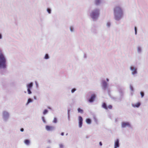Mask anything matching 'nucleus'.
<instances>
[{"mask_svg": "<svg viewBox=\"0 0 148 148\" xmlns=\"http://www.w3.org/2000/svg\"><path fill=\"white\" fill-rule=\"evenodd\" d=\"M113 10L114 18L115 20L119 21L123 18V12L121 7L116 6L114 8Z\"/></svg>", "mask_w": 148, "mask_h": 148, "instance_id": "1", "label": "nucleus"}, {"mask_svg": "<svg viewBox=\"0 0 148 148\" xmlns=\"http://www.w3.org/2000/svg\"><path fill=\"white\" fill-rule=\"evenodd\" d=\"M100 14L99 9L95 8L91 10L90 13V15L93 21H96L98 19Z\"/></svg>", "mask_w": 148, "mask_h": 148, "instance_id": "2", "label": "nucleus"}, {"mask_svg": "<svg viewBox=\"0 0 148 148\" xmlns=\"http://www.w3.org/2000/svg\"><path fill=\"white\" fill-rule=\"evenodd\" d=\"M6 60L0 50V68L5 69L6 67Z\"/></svg>", "mask_w": 148, "mask_h": 148, "instance_id": "3", "label": "nucleus"}, {"mask_svg": "<svg viewBox=\"0 0 148 148\" xmlns=\"http://www.w3.org/2000/svg\"><path fill=\"white\" fill-rule=\"evenodd\" d=\"M130 69L132 75L134 76L137 74V68L136 67L132 65L130 66Z\"/></svg>", "mask_w": 148, "mask_h": 148, "instance_id": "4", "label": "nucleus"}, {"mask_svg": "<svg viewBox=\"0 0 148 148\" xmlns=\"http://www.w3.org/2000/svg\"><path fill=\"white\" fill-rule=\"evenodd\" d=\"M131 126V124L129 122L123 121L121 123V127L122 128H124L127 127H130Z\"/></svg>", "mask_w": 148, "mask_h": 148, "instance_id": "5", "label": "nucleus"}, {"mask_svg": "<svg viewBox=\"0 0 148 148\" xmlns=\"http://www.w3.org/2000/svg\"><path fill=\"white\" fill-rule=\"evenodd\" d=\"M119 139L116 138L114 140V148H118L120 147Z\"/></svg>", "mask_w": 148, "mask_h": 148, "instance_id": "6", "label": "nucleus"}, {"mask_svg": "<svg viewBox=\"0 0 148 148\" xmlns=\"http://www.w3.org/2000/svg\"><path fill=\"white\" fill-rule=\"evenodd\" d=\"M141 105V103L140 102H137L134 103H132L131 104L132 107L134 108H139Z\"/></svg>", "mask_w": 148, "mask_h": 148, "instance_id": "7", "label": "nucleus"}, {"mask_svg": "<svg viewBox=\"0 0 148 148\" xmlns=\"http://www.w3.org/2000/svg\"><path fill=\"white\" fill-rule=\"evenodd\" d=\"M78 120L79 121V128H81L83 123V119L81 116L78 117Z\"/></svg>", "mask_w": 148, "mask_h": 148, "instance_id": "8", "label": "nucleus"}, {"mask_svg": "<svg viewBox=\"0 0 148 148\" xmlns=\"http://www.w3.org/2000/svg\"><path fill=\"white\" fill-rule=\"evenodd\" d=\"M102 107L103 108L106 110H107L108 108L111 109L112 108V106L111 105H109L107 106L106 104L105 103H103V104Z\"/></svg>", "mask_w": 148, "mask_h": 148, "instance_id": "9", "label": "nucleus"}, {"mask_svg": "<svg viewBox=\"0 0 148 148\" xmlns=\"http://www.w3.org/2000/svg\"><path fill=\"white\" fill-rule=\"evenodd\" d=\"M96 97V96L95 94H92L90 98L88 100V101L90 103L93 102L95 100Z\"/></svg>", "mask_w": 148, "mask_h": 148, "instance_id": "10", "label": "nucleus"}, {"mask_svg": "<svg viewBox=\"0 0 148 148\" xmlns=\"http://www.w3.org/2000/svg\"><path fill=\"white\" fill-rule=\"evenodd\" d=\"M46 130L48 131H52L53 130L54 127L53 126L46 125L45 127Z\"/></svg>", "mask_w": 148, "mask_h": 148, "instance_id": "11", "label": "nucleus"}, {"mask_svg": "<svg viewBox=\"0 0 148 148\" xmlns=\"http://www.w3.org/2000/svg\"><path fill=\"white\" fill-rule=\"evenodd\" d=\"M102 3V0H95V4L97 5H100Z\"/></svg>", "mask_w": 148, "mask_h": 148, "instance_id": "12", "label": "nucleus"}, {"mask_svg": "<svg viewBox=\"0 0 148 148\" xmlns=\"http://www.w3.org/2000/svg\"><path fill=\"white\" fill-rule=\"evenodd\" d=\"M130 88L131 91V96H132L133 94V92L134 91V88L133 86L132 85H130Z\"/></svg>", "mask_w": 148, "mask_h": 148, "instance_id": "13", "label": "nucleus"}, {"mask_svg": "<svg viewBox=\"0 0 148 148\" xmlns=\"http://www.w3.org/2000/svg\"><path fill=\"white\" fill-rule=\"evenodd\" d=\"M103 88L104 89H106L107 86V84L105 81H103L102 82Z\"/></svg>", "mask_w": 148, "mask_h": 148, "instance_id": "14", "label": "nucleus"}, {"mask_svg": "<svg viewBox=\"0 0 148 148\" xmlns=\"http://www.w3.org/2000/svg\"><path fill=\"white\" fill-rule=\"evenodd\" d=\"M69 29L71 33H74L75 32V27L74 26H71L69 27Z\"/></svg>", "mask_w": 148, "mask_h": 148, "instance_id": "15", "label": "nucleus"}, {"mask_svg": "<svg viewBox=\"0 0 148 148\" xmlns=\"http://www.w3.org/2000/svg\"><path fill=\"white\" fill-rule=\"evenodd\" d=\"M137 52L138 53H140L142 51V48L139 46H138L137 47Z\"/></svg>", "mask_w": 148, "mask_h": 148, "instance_id": "16", "label": "nucleus"}, {"mask_svg": "<svg viewBox=\"0 0 148 148\" xmlns=\"http://www.w3.org/2000/svg\"><path fill=\"white\" fill-rule=\"evenodd\" d=\"M33 86V83H30L29 84L27 85V88L31 89Z\"/></svg>", "mask_w": 148, "mask_h": 148, "instance_id": "17", "label": "nucleus"}, {"mask_svg": "<svg viewBox=\"0 0 148 148\" xmlns=\"http://www.w3.org/2000/svg\"><path fill=\"white\" fill-rule=\"evenodd\" d=\"M86 121L87 123L90 124L91 123V120L90 119H87L86 120Z\"/></svg>", "mask_w": 148, "mask_h": 148, "instance_id": "18", "label": "nucleus"}, {"mask_svg": "<svg viewBox=\"0 0 148 148\" xmlns=\"http://www.w3.org/2000/svg\"><path fill=\"white\" fill-rule=\"evenodd\" d=\"M77 111L78 112L80 113H82L83 112V111L82 110L79 108L77 109Z\"/></svg>", "mask_w": 148, "mask_h": 148, "instance_id": "19", "label": "nucleus"}, {"mask_svg": "<svg viewBox=\"0 0 148 148\" xmlns=\"http://www.w3.org/2000/svg\"><path fill=\"white\" fill-rule=\"evenodd\" d=\"M24 143L28 145L29 143V141L28 140H25Z\"/></svg>", "mask_w": 148, "mask_h": 148, "instance_id": "20", "label": "nucleus"}, {"mask_svg": "<svg viewBox=\"0 0 148 148\" xmlns=\"http://www.w3.org/2000/svg\"><path fill=\"white\" fill-rule=\"evenodd\" d=\"M140 94L141 95V98H142L143 97H144V93L143 92H140Z\"/></svg>", "mask_w": 148, "mask_h": 148, "instance_id": "21", "label": "nucleus"}, {"mask_svg": "<svg viewBox=\"0 0 148 148\" xmlns=\"http://www.w3.org/2000/svg\"><path fill=\"white\" fill-rule=\"evenodd\" d=\"M32 102V99H31L30 98H29L28 99V101H27V104H28L29 103L31 102Z\"/></svg>", "mask_w": 148, "mask_h": 148, "instance_id": "22", "label": "nucleus"}, {"mask_svg": "<svg viewBox=\"0 0 148 148\" xmlns=\"http://www.w3.org/2000/svg\"><path fill=\"white\" fill-rule=\"evenodd\" d=\"M53 122L54 123H56L57 122V119L56 118V117H55L54 118V119H53Z\"/></svg>", "mask_w": 148, "mask_h": 148, "instance_id": "23", "label": "nucleus"}, {"mask_svg": "<svg viewBox=\"0 0 148 148\" xmlns=\"http://www.w3.org/2000/svg\"><path fill=\"white\" fill-rule=\"evenodd\" d=\"M134 30H135V35H136L137 34V27H134Z\"/></svg>", "mask_w": 148, "mask_h": 148, "instance_id": "24", "label": "nucleus"}, {"mask_svg": "<svg viewBox=\"0 0 148 148\" xmlns=\"http://www.w3.org/2000/svg\"><path fill=\"white\" fill-rule=\"evenodd\" d=\"M76 90V89L75 88H74L72 89L71 90V92L72 93H74Z\"/></svg>", "mask_w": 148, "mask_h": 148, "instance_id": "25", "label": "nucleus"}, {"mask_svg": "<svg viewBox=\"0 0 148 148\" xmlns=\"http://www.w3.org/2000/svg\"><path fill=\"white\" fill-rule=\"evenodd\" d=\"M49 58L48 55L47 54H46L45 55V59H48Z\"/></svg>", "mask_w": 148, "mask_h": 148, "instance_id": "26", "label": "nucleus"}, {"mask_svg": "<svg viewBox=\"0 0 148 148\" xmlns=\"http://www.w3.org/2000/svg\"><path fill=\"white\" fill-rule=\"evenodd\" d=\"M48 112V110H45L43 112L44 114H46Z\"/></svg>", "mask_w": 148, "mask_h": 148, "instance_id": "27", "label": "nucleus"}, {"mask_svg": "<svg viewBox=\"0 0 148 148\" xmlns=\"http://www.w3.org/2000/svg\"><path fill=\"white\" fill-rule=\"evenodd\" d=\"M110 23L108 22V23H107L106 24V26L107 27H109L110 26Z\"/></svg>", "mask_w": 148, "mask_h": 148, "instance_id": "28", "label": "nucleus"}, {"mask_svg": "<svg viewBox=\"0 0 148 148\" xmlns=\"http://www.w3.org/2000/svg\"><path fill=\"white\" fill-rule=\"evenodd\" d=\"M30 89L27 88V91L28 92V93L29 94H30L32 93V92H31V91H30Z\"/></svg>", "mask_w": 148, "mask_h": 148, "instance_id": "29", "label": "nucleus"}, {"mask_svg": "<svg viewBox=\"0 0 148 148\" xmlns=\"http://www.w3.org/2000/svg\"><path fill=\"white\" fill-rule=\"evenodd\" d=\"M47 11L50 14L51 13V10L49 8H47Z\"/></svg>", "mask_w": 148, "mask_h": 148, "instance_id": "30", "label": "nucleus"}, {"mask_svg": "<svg viewBox=\"0 0 148 148\" xmlns=\"http://www.w3.org/2000/svg\"><path fill=\"white\" fill-rule=\"evenodd\" d=\"M70 111V110H68V118L69 119V113Z\"/></svg>", "mask_w": 148, "mask_h": 148, "instance_id": "31", "label": "nucleus"}, {"mask_svg": "<svg viewBox=\"0 0 148 148\" xmlns=\"http://www.w3.org/2000/svg\"><path fill=\"white\" fill-rule=\"evenodd\" d=\"M3 114H4V115H7V116H8V114L7 112H4Z\"/></svg>", "mask_w": 148, "mask_h": 148, "instance_id": "32", "label": "nucleus"}, {"mask_svg": "<svg viewBox=\"0 0 148 148\" xmlns=\"http://www.w3.org/2000/svg\"><path fill=\"white\" fill-rule=\"evenodd\" d=\"M42 121H43V122H44V123H45V118H44V117H42Z\"/></svg>", "mask_w": 148, "mask_h": 148, "instance_id": "33", "label": "nucleus"}, {"mask_svg": "<svg viewBox=\"0 0 148 148\" xmlns=\"http://www.w3.org/2000/svg\"><path fill=\"white\" fill-rule=\"evenodd\" d=\"M99 144L100 146H101L102 145V144L101 142H100L99 143Z\"/></svg>", "mask_w": 148, "mask_h": 148, "instance_id": "34", "label": "nucleus"}, {"mask_svg": "<svg viewBox=\"0 0 148 148\" xmlns=\"http://www.w3.org/2000/svg\"><path fill=\"white\" fill-rule=\"evenodd\" d=\"M20 130L21 132H23L24 130V129L23 128H21Z\"/></svg>", "mask_w": 148, "mask_h": 148, "instance_id": "35", "label": "nucleus"}, {"mask_svg": "<svg viewBox=\"0 0 148 148\" xmlns=\"http://www.w3.org/2000/svg\"><path fill=\"white\" fill-rule=\"evenodd\" d=\"M60 147L62 148V147H63V146L62 144H60Z\"/></svg>", "mask_w": 148, "mask_h": 148, "instance_id": "36", "label": "nucleus"}, {"mask_svg": "<svg viewBox=\"0 0 148 148\" xmlns=\"http://www.w3.org/2000/svg\"><path fill=\"white\" fill-rule=\"evenodd\" d=\"M61 135L62 136H63L64 135V133L62 132L61 134Z\"/></svg>", "mask_w": 148, "mask_h": 148, "instance_id": "37", "label": "nucleus"}, {"mask_svg": "<svg viewBox=\"0 0 148 148\" xmlns=\"http://www.w3.org/2000/svg\"><path fill=\"white\" fill-rule=\"evenodd\" d=\"M106 81H107V82H109V79H108V78H107V79H106Z\"/></svg>", "mask_w": 148, "mask_h": 148, "instance_id": "38", "label": "nucleus"}, {"mask_svg": "<svg viewBox=\"0 0 148 148\" xmlns=\"http://www.w3.org/2000/svg\"><path fill=\"white\" fill-rule=\"evenodd\" d=\"M2 38V36L0 34V39H1Z\"/></svg>", "mask_w": 148, "mask_h": 148, "instance_id": "39", "label": "nucleus"}, {"mask_svg": "<svg viewBox=\"0 0 148 148\" xmlns=\"http://www.w3.org/2000/svg\"><path fill=\"white\" fill-rule=\"evenodd\" d=\"M34 99H36V97L34 96Z\"/></svg>", "mask_w": 148, "mask_h": 148, "instance_id": "40", "label": "nucleus"}, {"mask_svg": "<svg viewBox=\"0 0 148 148\" xmlns=\"http://www.w3.org/2000/svg\"><path fill=\"white\" fill-rule=\"evenodd\" d=\"M115 121H116V122L117 121V119H115Z\"/></svg>", "mask_w": 148, "mask_h": 148, "instance_id": "41", "label": "nucleus"}]
</instances>
